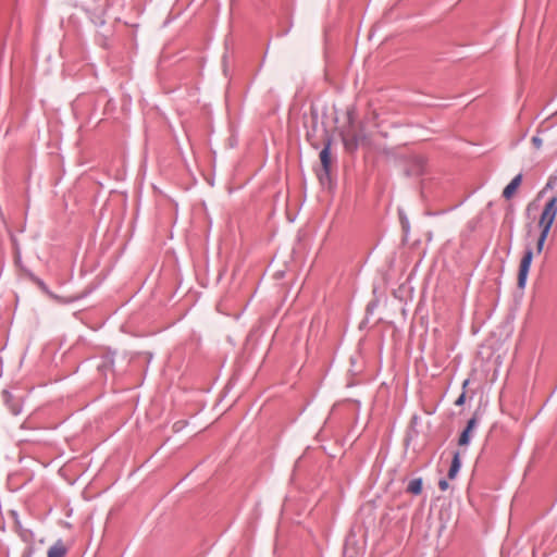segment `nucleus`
<instances>
[{
    "instance_id": "obj_5",
    "label": "nucleus",
    "mask_w": 557,
    "mask_h": 557,
    "mask_svg": "<svg viewBox=\"0 0 557 557\" xmlns=\"http://www.w3.org/2000/svg\"><path fill=\"white\" fill-rule=\"evenodd\" d=\"M67 547L62 540L55 541L48 549L47 557H65Z\"/></svg>"
},
{
    "instance_id": "obj_8",
    "label": "nucleus",
    "mask_w": 557,
    "mask_h": 557,
    "mask_svg": "<svg viewBox=\"0 0 557 557\" xmlns=\"http://www.w3.org/2000/svg\"><path fill=\"white\" fill-rule=\"evenodd\" d=\"M422 478H412L407 483L406 492L412 495H420L422 493Z\"/></svg>"
},
{
    "instance_id": "obj_6",
    "label": "nucleus",
    "mask_w": 557,
    "mask_h": 557,
    "mask_svg": "<svg viewBox=\"0 0 557 557\" xmlns=\"http://www.w3.org/2000/svg\"><path fill=\"white\" fill-rule=\"evenodd\" d=\"M320 160L325 173L330 172L331 168V141L329 140L320 152Z\"/></svg>"
},
{
    "instance_id": "obj_15",
    "label": "nucleus",
    "mask_w": 557,
    "mask_h": 557,
    "mask_svg": "<svg viewBox=\"0 0 557 557\" xmlns=\"http://www.w3.org/2000/svg\"><path fill=\"white\" fill-rule=\"evenodd\" d=\"M98 25H103L104 24V20L102 18H99L98 22H97Z\"/></svg>"
},
{
    "instance_id": "obj_12",
    "label": "nucleus",
    "mask_w": 557,
    "mask_h": 557,
    "mask_svg": "<svg viewBox=\"0 0 557 557\" xmlns=\"http://www.w3.org/2000/svg\"><path fill=\"white\" fill-rule=\"evenodd\" d=\"M532 144L535 149L540 150L542 148L543 140L540 136L536 135L532 137Z\"/></svg>"
},
{
    "instance_id": "obj_14",
    "label": "nucleus",
    "mask_w": 557,
    "mask_h": 557,
    "mask_svg": "<svg viewBox=\"0 0 557 557\" xmlns=\"http://www.w3.org/2000/svg\"><path fill=\"white\" fill-rule=\"evenodd\" d=\"M438 487L441 491H446L448 488V482L445 479L440 480Z\"/></svg>"
},
{
    "instance_id": "obj_16",
    "label": "nucleus",
    "mask_w": 557,
    "mask_h": 557,
    "mask_svg": "<svg viewBox=\"0 0 557 557\" xmlns=\"http://www.w3.org/2000/svg\"><path fill=\"white\" fill-rule=\"evenodd\" d=\"M468 383H469V381H468V380H466V381L463 382V384H462V387H463V388H466V387H467V385H468Z\"/></svg>"
},
{
    "instance_id": "obj_2",
    "label": "nucleus",
    "mask_w": 557,
    "mask_h": 557,
    "mask_svg": "<svg viewBox=\"0 0 557 557\" xmlns=\"http://www.w3.org/2000/svg\"><path fill=\"white\" fill-rule=\"evenodd\" d=\"M533 259V251L530 247L524 250L523 257L520 261L518 272V287L524 288L527 284L528 274Z\"/></svg>"
},
{
    "instance_id": "obj_11",
    "label": "nucleus",
    "mask_w": 557,
    "mask_h": 557,
    "mask_svg": "<svg viewBox=\"0 0 557 557\" xmlns=\"http://www.w3.org/2000/svg\"><path fill=\"white\" fill-rule=\"evenodd\" d=\"M549 232H544L541 230V234L537 238V243H536V251L537 253H541L542 250H543V247H544V244H545V240L548 236Z\"/></svg>"
},
{
    "instance_id": "obj_4",
    "label": "nucleus",
    "mask_w": 557,
    "mask_h": 557,
    "mask_svg": "<svg viewBox=\"0 0 557 557\" xmlns=\"http://www.w3.org/2000/svg\"><path fill=\"white\" fill-rule=\"evenodd\" d=\"M478 425V419L475 416H473L467 423L466 429L461 432L458 444L460 446H466L470 443L471 440V432L476 428Z\"/></svg>"
},
{
    "instance_id": "obj_7",
    "label": "nucleus",
    "mask_w": 557,
    "mask_h": 557,
    "mask_svg": "<svg viewBox=\"0 0 557 557\" xmlns=\"http://www.w3.org/2000/svg\"><path fill=\"white\" fill-rule=\"evenodd\" d=\"M522 182V174L516 175L511 182L504 188L503 197L506 199H510L515 194L516 189L520 186Z\"/></svg>"
},
{
    "instance_id": "obj_18",
    "label": "nucleus",
    "mask_w": 557,
    "mask_h": 557,
    "mask_svg": "<svg viewBox=\"0 0 557 557\" xmlns=\"http://www.w3.org/2000/svg\"><path fill=\"white\" fill-rule=\"evenodd\" d=\"M403 227L406 228L408 227V222L406 221V223H403Z\"/></svg>"
},
{
    "instance_id": "obj_9",
    "label": "nucleus",
    "mask_w": 557,
    "mask_h": 557,
    "mask_svg": "<svg viewBox=\"0 0 557 557\" xmlns=\"http://www.w3.org/2000/svg\"><path fill=\"white\" fill-rule=\"evenodd\" d=\"M460 467H461L460 455L458 451H456L453 456L450 468L448 470V478L450 480H454L456 478V475L458 474V472L460 470Z\"/></svg>"
},
{
    "instance_id": "obj_10",
    "label": "nucleus",
    "mask_w": 557,
    "mask_h": 557,
    "mask_svg": "<svg viewBox=\"0 0 557 557\" xmlns=\"http://www.w3.org/2000/svg\"><path fill=\"white\" fill-rule=\"evenodd\" d=\"M343 141L345 148L349 151H354L358 147V138L355 135H352L351 137H344Z\"/></svg>"
},
{
    "instance_id": "obj_17",
    "label": "nucleus",
    "mask_w": 557,
    "mask_h": 557,
    "mask_svg": "<svg viewBox=\"0 0 557 557\" xmlns=\"http://www.w3.org/2000/svg\"><path fill=\"white\" fill-rule=\"evenodd\" d=\"M12 411H13L14 414H18L20 413V409H15L14 408Z\"/></svg>"
},
{
    "instance_id": "obj_3",
    "label": "nucleus",
    "mask_w": 557,
    "mask_h": 557,
    "mask_svg": "<svg viewBox=\"0 0 557 557\" xmlns=\"http://www.w3.org/2000/svg\"><path fill=\"white\" fill-rule=\"evenodd\" d=\"M425 169V160L422 156H413L408 160L406 174L408 176H419L423 174Z\"/></svg>"
},
{
    "instance_id": "obj_1",
    "label": "nucleus",
    "mask_w": 557,
    "mask_h": 557,
    "mask_svg": "<svg viewBox=\"0 0 557 557\" xmlns=\"http://www.w3.org/2000/svg\"><path fill=\"white\" fill-rule=\"evenodd\" d=\"M557 215V196H553L545 205L539 221V227L549 232Z\"/></svg>"
},
{
    "instance_id": "obj_13",
    "label": "nucleus",
    "mask_w": 557,
    "mask_h": 557,
    "mask_svg": "<svg viewBox=\"0 0 557 557\" xmlns=\"http://www.w3.org/2000/svg\"><path fill=\"white\" fill-rule=\"evenodd\" d=\"M466 401V392H462L459 397L455 400L456 406H462Z\"/></svg>"
}]
</instances>
